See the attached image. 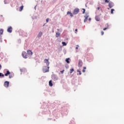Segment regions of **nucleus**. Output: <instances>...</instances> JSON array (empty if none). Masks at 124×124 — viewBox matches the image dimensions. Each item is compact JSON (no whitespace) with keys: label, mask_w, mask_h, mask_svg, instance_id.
<instances>
[{"label":"nucleus","mask_w":124,"mask_h":124,"mask_svg":"<svg viewBox=\"0 0 124 124\" xmlns=\"http://www.w3.org/2000/svg\"><path fill=\"white\" fill-rule=\"evenodd\" d=\"M108 6H109V8H112V7H113V6H114V3H113V2H112V1L109 2Z\"/></svg>","instance_id":"obj_7"},{"label":"nucleus","mask_w":124,"mask_h":124,"mask_svg":"<svg viewBox=\"0 0 124 124\" xmlns=\"http://www.w3.org/2000/svg\"><path fill=\"white\" fill-rule=\"evenodd\" d=\"M85 19H84V23H86V22L87 21H88V18H89V16H85Z\"/></svg>","instance_id":"obj_14"},{"label":"nucleus","mask_w":124,"mask_h":124,"mask_svg":"<svg viewBox=\"0 0 124 124\" xmlns=\"http://www.w3.org/2000/svg\"><path fill=\"white\" fill-rule=\"evenodd\" d=\"M99 9H100V7H98L97 8V10H99Z\"/></svg>","instance_id":"obj_37"},{"label":"nucleus","mask_w":124,"mask_h":124,"mask_svg":"<svg viewBox=\"0 0 124 124\" xmlns=\"http://www.w3.org/2000/svg\"><path fill=\"white\" fill-rule=\"evenodd\" d=\"M9 74H10V72H9V71H7V73L6 74H5V76H8V75H9Z\"/></svg>","instance_id":"obj_16"},{"label":"nucleus","mask_w":124,"mask_h":124,"mask_svg":"<svg viewBox=\"0 0 124 124\" xmlns=\"http://www.w3.org/2000/svg\"><path fill=\"white\" fill-rule=\"evenodd\" d=\"M46 23H48V22H49V18H46Z\"/></svg>","instance_id":"obj_30"},{"label":"nucleus","mask_w":124,"mask_h":124,"mask_svg":"<svg viewBox=\"0 0 124 124\" xmlns=\"http://www.w3.org/2000/svg\"><path fill=\"white\" fill-rule=\"evenodd\" d=\"M1 69V65L0 64V70Z\"/></svg>","instance_id":"obj_38"},{"label":"nucleus","mask_w":124,"mask_h":124,"mask_svg":"<svg viewBox=\"0 0 124 124\" xmlns=\"http://www.w3.org/2000/svg\"><path fill=\"white\" fill-rule=\"evenodd\" d=\"M42 34H43V33L41 31H40L37 35V37H38V38H39V37H41V36H42Z\"/></svg>","instance_id":"obj_10"},{"label":"nucleus","mask_w":124,"mask_h":124,"mask_svg":"<svg viewBox=\"0 0 124 124\" xmlns=\"http://www.w3.org/2000/svg\"><path fill=\"white\" fill-rule=\"evenodd\" d=\"M73 71H74V69L72 68L70 70V73L71 74V73H72V72H73Z\"/></svg>","instance_id":"obj_21"},{"label":"nucleus","mask_w":124,"mask_h":124,"mask_svg":"<svg viewBox=\"0 0 124 124\" xmlns=\"http://www.w3.org/2000/svg\"><path fill=\"white\" fill-rule=\"evenodd\" d=\"M82 10H83V11L82 12V14H85V12L86 11V10L85 9H82Z\"/></svg>","instance_id":"obj_25"},{"label":"nucleus","mask_w":124,"mask_h":124,"mask_svg":"<svg viewBox=\"0 0 124 124\" xmlns=\"http://www.w3.org/2000/svg\"><path fill=\"white\" fill-rule=\"evenodd\" d=\"M22 56L23 58H24V59L28 58V57L27 56V52H26L25 51L22 52Z\"/></svg>","instance_id":"obj_3"},{"label":"nucleus","mask_w":124,"mask_h":124,"mask_svg":"<svg viewBox=\"0 0 124 124\" xmlns=\"http://www.w3.org/2000/svg\"><path fill=\"white\" fill-rule=\"evenodd\" d=\"M79 11H80V10L78 8L75 9L73 12V15H76L78 14V13H79Z\"/></svg>","instance_id":"obj_2"},{"label":"nucleus","mask_w":124,"mask_h":124,"mask_svg":"<svg viewBox=\"0 0 124 124\" xmlns=\"http://www.w3.org/2000/svg\"><path fill=\"white\" fill-rule=\"evenodd\" d=\"M78 47H79V46L78 45H77V47H76V50H78Z\"/></svg>","instance_id":"obj_31"},{"label":"nucleus","mask_w":124,"mask_h":124,"mask_svg":"<svg viewBox=\"0 0 124 124\" xmlns=\"http://www.w3.org/2000/svg\"><path fill=\"white\" fill-rule=\"evenodd\" d=\"M69 60L70 59L69 58H67L65 59V61L67 63H69Z\"/></svg>","instance_id":"obj_20"},{"label":"nucleus","mask_w":124,"mask_h":124,"mask_svg":"<svg viewBox=\"0 0 124 124\" xmlns=\"http://www.w3.org/2000/svg\"><path fill=\"white\" fill-rule=\"evenodd\" d=\"M53 78L54 81H57V80H58L59 79V78L56 76H54L53 77Z\"/></svg>","instance_id":"obj_12"},{"label":"nucleus","mask_w":124,"mask_h":124,"mask_svg":"<svg viewBox=\"0 0 124 124\" xmlns=\"http://www.w3.org/2000/svg\"><path fill=\"white\" fill-rule=\"evenodd\" d=\"M77 72H79V75H81V74H82V73H81V71H79L78 70H77Z\"/></svg>","instance_id":"obj_27"},{"label":"nucleus","mask_w":124,"mask_h":124,"mask_svg":"<svg viewBox=\"0 0 124 124\" xmlns=\"http://www.w3.org/2000/svg\"><path fill=\"white\" fill-rule=\"evenodd\" d=\"M3 33V30L1 29L0 30V35H1Z\"/></svg>","instance_id":"obj_19"},{"label":"nucleus","mask_w":124,"mask_h":124,"mask_svg":"<svg viewBox=\"0 0 124 124\" xmlns=\"http://www.w3.org/2000/svg\"><path fill=\"white\" fill-rule=\"evenodd\" d=\"M12 75H10L9 76V78H10V79H11V78H12Z\"/></svg>","instance_id":"obj_32"},{"label":"nucleus","mask_w":124,"mask_h":124,"mask_svg":"<svg viewBox=\"0 0 124 124\" xmlns=\"http://www.w3.org/2000/svg\"><path fill=\"white\" fill-rule=\"evenodd\" d=\"M49 68L50 67L49 66H45L43 67V71L44 73H46V72H49Z\"/></svg>","instance_id":"obj_1"},{"label":"nucleus","mask_w":124,"mask_h":124,"mask_svg":"<svg viewBox=\"0 0 124 124\" xmlns=\"http://www.w3.org/2000/svg\"><path fill=\"white\" fill-rule=\"evenodd\" d=\"M4 86L5 88H8L9 87V81H5L4 83Z\"/></svg>","instance_id":"obj_5"},{"label":"nucleus","mask_w":124,"mask_h":124,"mask_svg":"<svg viewBox=\"0 0 124 124\" xmlns=\"http://www.w3.org/2000/svg\"><path fill=\"white\" fill-rule=\"evenodd\" d=\"M83 69H84V70H85V69H87V67H83Z\"/></svg>","instance_id":"obj_36"},{"label":"nucleus","mask_w":124,"mask_h":124,"mask_svg":"<svg viewBox=\"0 0 124 124\" xmlns=\"http://www.w3.org/2000/svg\"><path fill=\"white\" fill-rule=\"evenodd\" d=\"M61 35V33L59 32H57L56 33V37H60Z\"/></svg>","instance_id":"obj_11"},{"label":"nucleus","mask_w":124,"mask_h":124,"mask_svg":"<svg viewBox=\"0 0 124 124\" xmlns=\"http://www.w3.org/2000/svg\"><path fill=\"white\" fill-rule=\"evenodd\" d=\"M49 85L50 86V87H53V83H52V80H50L49 81Z\"/></svg>","instance_id":"obj_17"},{"label":"nucleus","mask_w":124,"mask_h":124,"mask_svg":"<svg viewBox=\"0 0 124 124\" xmlns=\"http://www.w3.org/2000/svg\"><path fill=\"white\" fill-rule=\"evenodd\" d=\"M44 62L45 63H46L47 66H49L50 63L49 62V60L48 59H45Z\"/></svg>","instance_id":"obj_6"},{"label":"nucleus","mask_w":124,"mask_h":124,"mask_svg":"<svg viewBox=\"0 0 124 124\" xmlns=\"http://www.w3.org/2000/svg\"><path fill=\"white\" fill-rule=\"evenodd\" d=\"M82 72L84 73V72H86V71L85 70V69H83L82 70Z\"/></svg>","instance_id":"obj_34"},{"label":"nucleus","mask_w":124,"mask_h":124,"mask_svg":"<svg viewBox=\"0 0 124 124\" xmlns=\"http://www.w3.org/2000/svg\"><path fill=\"white\" fill-rule=\"evenodd\" d=\"M67 15H68L69 14H70L71 17H73V14L71 12L68 11L67 13Z\"/></svg>","instance_id":"obj_13"},{"label":"nucleus","mask_w":124,"mask_h":124,"mask_svg":"<svg viewBox=\"0 0 124 124\" xmlns=\"http://www.w3.org/2000/svg\"><path fill=\"white\" fill-rule=\"evenodd\" d=\"M7 31L8 32L11 33V32H12V27L11 26L9 27L7 29Z\"/></svg>","instance_id":"obj_8"},{"label":"nucleus","mask_w":124,"mask_h":124,"mask_svg":"<svg viewBox=\"0 0 124 124\" xmlns=\"http://www.w3.org/2000/svg\"><path fill=\"white\" fill-rule=\"evenodd\" d=\"M82 65H83V62L82 61V60H79L78 64V67H82Z\"/></svg>","instance_id":"obj_4"},{"label":"nucleus","mask_w":124,"mask_h":124,"mask_svg":"<svg viewBox=\"0 0 124 124\" xmlns=\"http://www.w3.org/2000/svg\"><path fill=\"white\" fill-rule=\"evenodd\" d=\"M101 33V35H103V34H104V32L103 31H102Z\"/></svg>","instance_id":"obj_28"},{"label":"nucleus","mask_w":124,"mask_h":124,"mask_svg":"<svg viewBox=\"0 0 124 124\" xmlns=\"http://www.w3.org/2000/svg\"><path fill=\"white\" fill-rule=\"evenodd\" d=\"M95 19L96 21H97V22H98L100 20V18H99V17H98V16H95Z\"/></svg>","instance_id":"obj_15"},{"label":"nucleus","mask_w":124,"mask_h":124,"mask_svg":"<svg viewBox=\"0 0 124 124\" xmlns=\"http://www.w3.org/2000/svg\"><path fill=\"white\" fill-rule=\"evenodd\" d=\"M110 0H105V2L107 3H109V1Z\"/></svg>","instance_id":"obj_26"},{"label":"nucleus","mask_w":124,"mask_h":124,"mask_svg":"<svg viewBox=\"0 0 124 124\" xmlns=\"http://www.w3.org/2000/svg\"><path fill=\"white\" fill-rule=\"evenodd\" d=\"M63 72H64V70H63L62 71H61V73H62V74H63Z\"/></svg>","instance_id":"obj_29"},{"label":"nucleus","mask_w":124,"mask_h":124,"mask_svg":"<svg viewBox=\"0 0 124 124\" xmlns=\"http://www.w3.org/2000/svg\"><path fill=\"white\" fill-rule=\"evenodd\" d=\"M78 31V29H76V30H75L76 33V32H77Z\"/></svg>","instance_id":"obj_35"},{"label":"nucleus","mask_w":124,"mask_h":124,"mask_svg":"<svg viewBox=\"0 0 124 124\" xmlns=\"http://www.w3.org/2000/svg\"><path fill=\"white\" fill-rule=\"evenodd\" d=\"M113 11H115V10L114 9H112L111 10V14H114Z\"/></svg>","instance_id":"obj_24"},{"label":"nucleus","mask_w":124,"mask_h":124,"mask_svg":"<svg viewBox=\"0 0 124 124\" xmlns=\"http://www.w3.org/2000/svg\"><path fill=\"white\" fill-rule=\"evenodd\" d=\"M107 29H108V28H104L103 31H106V30H107Z\"/></svg>","instance_id":"obj_33"},{"label":"nucleus","mask_w":124,"mask_h":124,"mask_svg":"<svg viewBox=\"0 0 124 124\" xmlns=\"http://www.w3.org/2000/svg\"><path fill=\"white\" fill-rule=\"evenodd\" d=\"M91 20H92V19H91V18H90L89 19V21H91Z\"/></svg>","instance_id":"obj_39"},{"label":"nucleus","mask_w":124,"mask_h":124,"mask_svg":"<svg viewBox=\"0 0 124 124\" xmlns=\"http://www.w3.org/2000/svg\"><path fill=\"white\" fill-rule=\"evenodd\" d=\"M27 54L28 55H30V56H32V51H31V50H27Z\"/></svg>","instance_id":"obj_9"},{"label":"nucleus","mask_w":124,"mask_h":124,"mask_svg":"<svg viewBox=\"0 0 124 124\" xmlns=\"http://www.w3.org/2000/svg\"><path fill=\"white\" fill-rule=\"evenodd\" d=\"M23 8H24L23 5H22L21 6H20L19 8V11L20 12L22 11V10H23Z\"/></svg>","instance_id":"obj_18"},{"label":"nucleus","mask_w":124,"mask_h":124,"mask_svg":"<svg viewBox=\"0 0 124 124\" xmlns=\"http://www.w3.org/2000/svg\"><path fill=\"white\" fill-rule=\"evenodd\" d=\"M0 77H4V75L1 73H0Z\"/></svg>","instance_id":"obj_23"},{"label":"nucleus","mask_w":124,"mask_h":124,"mask_svg":"<svg viewBox=\"0 0 124 124\" xmlns=\"http://www.w3.org/2000/svg\"><path fill=\"white\" fill-rule=\"evenodd\" d=\"M62 44L63 46H66V43H65L64 42H62Z\"/></svg>","instance_id":"obj_22"}]
</instances>
